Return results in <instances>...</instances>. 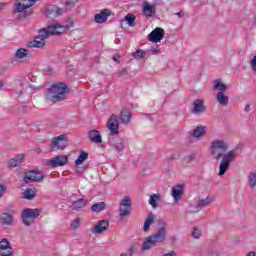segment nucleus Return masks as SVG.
<instances>
[{"label":"nucleus","instance_id":"nucleus-56","mask_svg":"<svg viewBox=\"0 0 256 256\" xmlns=\"http://www.w3.org/2000/svg\"><path fill=\"white\" fill-rule=\"evenodd\" d=\"M36 153H38V155H39V154L43 153V150L41 148H37Z\"/></svg>","mask_w":256,"mask_h":256},{"label":"nucleus","instance_id":"nucleus-47","mask_svg":"<svg viewBox=\"0 0 256 256\" xmlns=\"http://www.w3.org/2000/svg\"><path fill=\"white\" fill-rule=\"evenodd\" d=\"M161 256H177V252L175 251H170L168 253H164Z\"/></svg>","mask_w":256,"mask_h":256},{"label":"nucleus","instance_id":"nucleus-42","mask_svg":"<svg viewBox=\"0 0 256 256\" xmlns=\"http://www.w3.org/2000/svg\"><path fill=\"white\" fill-rule=\"evenodd\" d=\"M196 157H197V154H190V155H188V156H185V157H184V163L189 164V163H191L192 161H194V159H196Z\"/></svg>","mask_w":256,"mask_h":256},{"label":"nucleus","instance_id":"nucleus-33","mask_svg":"<svg viewBox=\"0 0 256 256\" xmlns=\"http://www.w3.org/2000/svg\"><path fill=\"white\" fill-rule=\"evenodd\" d=\"M214 89L219 93H224V91H227V85L218 79L214 81Z\"/></svg>","mask_w":256,"mask_h":256},{"label":"nucleus","instance_id":"nucleus-14","mask_svg":"<svg viewBox=\"0 0 256 256\" xmlns=\"http://www.w3.org/2000/svg\"><path fill=\"white\" fill-rule=\"evenodd\" d=\"M51 35H59L57 26H55V24L39 30V38L42 39V41H45V39H48V37H51Z\"/></svg>","mask_w":256,"mask_h":256},{"label":"nucleus","instance_id":"nucleus-57","mask_svg":"<svg viewBox=\"0 0 256 256\" xmlns=\"http://www.w3.org/2000/svg\"><path fill=\"white\" fill-rule=\"evenodd\" d=\"M210 256H219L216 252L210 253Z\"/></svg>","mask_w":256,"mask_h":256},{"label":"nucleus","instance_id":"nucleus-7","mask_svg":"<svg viewBox=\"0 0 256 256\" xmlns=\"http://www.w3.org/2000/svg\"><path fill=\"white\" fill-rule=\"evenodd\" d=\"M131 198L129 196L124 197V199L119 204V217H129L131 215Z\"/></svg>","mask_w":256,"mask_h":256},{"label":"nucleus","instance_id":"nucleus-28","mask_svg":"<svg viewBox=\"0 0 256 256\" xmlns=\"http://www.w3.org/2000/svg\"><path fill=\"white\" fill-rule=\"evenodd\" d=\"M216 100L220 105H223L224 107L229 105V97L225 96V92H218L216 95Z\"/></svg>","mask_w":256,"mask_h":256},{"label":"nucleus","instance_id":"nucleus-12","mask_svg":"<svg viewBox=\"0 0 256 256\" xmlns=\"http://www.w3.org/2000/svg\"><path fill=\"white\" fill-rule=\"evenodd\" d=\"M191 113H193V115H203V113H207V106H205V100H194L192 103Z\"/></svg>","mask_w":256,"mask_h":256},{"label":"nucleus","instance_id":"nucleus-4","mask_svg":"<svg viewBox=\"0 0 256 256\" xmlns=\"http://www.w3.org/2000/svg\"><path fill=\"white\" fill-rule=\"evenodd\" d=\"M41 215V210L40 209H31L27 208L22 211V223L26 227H31L33 223H35V219Z\"/></svg>","mask_w":256,"mask_h":256},{"label":"nucleus","instance_id":"nucleus-27","mask_svg":"<svg viewBox=\"0 0 256 256\" xmlns=\"http://www.w3.org/2000/svg\"><path fill=\"white\" fill-rule=\"evenodd\" d=\"M88 138L92 143H101V133L97 130H90L88 132Z\"/></svg>","mask_w":256,"mask_h":256},{"label":"nucleus","instance_id":"nucleus-1","mask_svg":"<svg viewBox=\"0 0 256 256\" xmlns=\"http://www.w3.org/2000/svg\"><path fill=\"white\" fill-rule=\"evenodd\" d=\"M211 155L213 159L216 161H219V159H222L219 166V173L218 175L221 177L225 173H227V170L229 169L231 163L235 161L237 157V152L235 150H230L226 153L229 149V144L225 142V140L216 139L211 142Z\"/></svg>","mask_w":256,"mask_h":256},{"label":"nucleus","instance_id":"nucleus-39","mask_svg":"<svg viewBox=\"0 0 256 256\" xmlns=\"http://www.w3.org/2000/svg\"><path fill=\"white\" fill-rule=\"evenodd\" d=\"M24 199H35V190L33 189H27L25 192H24Z\"/></svg>","mask_w":256,"mask_h":256},{"label":"nucleus","instance_id":"nucleus-3","mask_svg":"<svg viewBox=\"0 0 256 256\" xmlns=\"http://www.w3.org/2000/svg\"><path fill=\"white\" fill-rule=\"evenodd\" d=\"M45 99L51 103H59V101H65L67 99V85L58 82L53 84L47 89L45 93Z\"/></svg>","mask_w":256,"mask_h":256},{"label":"nucleus","instance_id":"nucleus-17","mask_svg":"<svg viewBox=\"0 0 256 256\" xmlns=\"http://www.w3.org/2000/svg\"><path fill=\"white\" fill-rule=\"evenodd\" d=\"M13 248L11 247V244L9 243V240L2 239L0 241V255L1 256H13Z\"/></svg>","mask_w":256,"mask_h":256},{"label":"nucleus","instance_id":"nucleus-55","mask_svg":"<svg viewBox=\"0 0 256 256\" xmlns=\"http://www.w3.org/2000/svg\"><path fill=\"white\" fill-rule=\"evenodd\" d=\"M125 73H127V70H122V72H119V77H122Z\"/></svg>","mask_w":256,"mask_h":256},{"label":"nucleus","instance_id":"nucleus-60","mask_svg":"<svg viewBox=\"0 0 256 256\" xmlns=\"http://www.w3.org/2000/svg\"><path fill=\"white\" fill-rule=\"evenodd\" d=\"M22 93H23V92H22V91H20V92H19V95H21Z\"/></svg>","mask_w":256,"mask_h":256},{"label":"nucleus","instance_id":"nucleus-58","mask_svg":"<svg viewBox=\"0 0 256 256\" xmlns=\"http://www.w3.org/2000/svg\"><path fill=\"white\" fill-rule=\"evenodd\" d=\"M246 256H255V253L254 252H250Z\"/></svg>","mask_w":256,"mask_h":256},{"label":"nucleus","instance_id":"nucleus-38","mask_svg":"<svg viewBox=\"0 0 256 256\" xmlns=\"http://www.w3.org/2000/svg\"><path fill=\"white\" fill-rule=\"evenodd\" d=\"M125 21L128 23L129 27H135V16L133 14H128L125 17Z\"/></svg>","mask_w":256,"mask_h":256},{"label":"nucleus","instance_id":"nucleus-53","mask_svg":"<svg viewBox=\"0 0 256 256\" xmlns=\"http://www.w3.org/2000/svg\"><path fill=\"white\" fill-rule=\"evenodd\" d=\"M3 87H5V83L3 80H0V91L3 90Z\"/></svg>","mask_w":256,"mask_h":256},{"label":"nucleus","instance_id":"nucleus-34","mask_svg":"<svg viewBox=\"0 0 256 256\" xmlns=\"http://www.w3.org/2000/svg\"><path fill=\"white\" fill-rule=\"evenodd\" d=\"M87 159H89V153L81 151L78 159L75 161V165H83V162L87 161Z\"/></svg>","mask_w":256,"mask_h":256},{"label":"nucleus","instance_id":"nucleus-59","mask_svg":"<svg viewBox=\"0 0 256 256\" xmlns=\"http://www.w3.org/2000/svg\"><path fill=\"white\" fill-rule=\"evenodd\" d=\"M253 25H255L256 26V16L254 17V19H253Z\"/></svg>","mask_w":256,"mask_h":256},{"label":"nucleus","instance_id":"nucleus-45","mask_svg":"<svg viewBox=\"0 0 256 256\" xmlns=\"http://www.w3.org/2000/svg\"><path fill=\"white\" fill-rule=\"evenodd\" d=\"M250 67L252 71L256 73V56H254L250 61Z\"/></svg>","mask_w":256,"mask_h":256},{"label":"nucleus","instance_id":"nucleus-23","mask_svg":"<svg viewBox=\"0 0 256 256\" xmlns=\"http://www.w3.org/2000/svg\"><path fill=\"white\" fill-rule=\"evenodd\" d=\"M27 47H29V49H42V47H45V41L36 37L27 43Z\"/></svg>","mask_w":256,"mask_h":256},{"label":"nucleus","instance_id":"nucleus-36","mask_svg":"<svg viewBox=\"0 0 256 256\" xmlns=\"http://www.w3.org/2000/svg\"><path fill=\"white\" fill-rule=\"evenodd\" d=\"M105 209V202H98L92 206V211L94 213H101Z\"/></svg>","mask_w":256,"mask_h":256},{"label":"nucleus","instance_id":"nucleus-11","mask_svg":"<svg viewBox=\"0 0 256 256\" xmlns=\"http://www.w3.org/2000/svg\"><path fill=\"white\" fill-rule=\"evenodd\" d=\"M39 0H16L14 4V13H23L26 9L33 7Z\"/></svg>","mask_w":256,"mask_h":256},{"label":"nucleus","instance_id":"nucleus-43","mask_svg":"<svg viewBox=\"0 0 256 256\" xmlns=\"http://www.w3.org/2000/svg\"><path fill=\"white\" fill-rule=\"evenodd\" d=\"M79 225H81V220L79 218H76L72 223H71V228L72 229H79Z\"/></svg>","mask_w":256,"mask_h":256},{"label":"nucleus","instance_id":"nucleus-16","mask_svg":"<svg viewBox=\"0 0 256 256\" xmlns=\"http://www.w3.org/2000/svg\"><path fill=\"white\" fill-rule=\"evenodd\" d=\"M107 128L109 129L111 135H118L119 134V119H117V116L112 115L110 116Z\"/></svg>","mask_w":256,"mask_h":256},{"label":"nucleus","instance_id":"nucleus-49","mask_svg":"<svg viewBox=\"0 0 256 256\" xmlns=\"http://www.w3.org/2000/svg\"><path fill=\"white\" fill-rule=\"evenodd\" d=\"M113 61H115L116 63H119V55H114Z\"/></svg>","mask_w":256,"mask_h":256},{"label":"nucleus","instance_id":"nucleus-51","mask_svg":"<svg viewBox=\"0 0 256 256\" xmlns=\"http://www.w3.org/2000/svg\"><path fill=\"white\" fill-rule=\"evenodd\" d=\"M76 173H83V169H81V167L77 166L76 167Z\"/></svg>","mask_w":256,"mask_h":256},{"label":"nucleus","instance_id":"nucleus-5","mask_svg":"<svg viewBox=\"0 0 256 256\" xmlns=\"http://www.w3.org/2000/svg\"><path fill=\"white\" fill-rule=\"evenodd\" d=\"M108 143L110 147L116 151V153H123L127 148V140L124 138H118L115 136H111L108 139Z\"/></svg>","mask_w":256,"mask_h":256},{"label":"nucleus","instance_id":"nucleus-52","mask_svg":"<svg viewBox=\"0 0 256 256\" xmlns=\"http://www.w3.org/2000/svg\"><path fill=\"white\" fill-rule=\"evenodd\" d=\"M175 15H177V17H179L180 19H183V16H184L182 12H178Z\"/></svg>","mask_w":256,"mask_h":256},{"label":"nucleus","instance_id":"nucleus-61","mask_svg":"<svg viewBox=\"0 0 256 256\" xmlns=\"http://www.w3.org/2000/svg\"><path fill=\"white\" fill-rule=\"evenodd\" d=\"M74 1L79 2V0H74Z\"/></svg>","mask_w":256,"mask_h":256},{"label":"nucleus","instance_id":"nucleus-35","mask_svg":"<svg viewBox=\"0 0 256 256\" xmlns=\"http://www.w3.org/2000/svg\"><path fill=\"white\" fill-rule=\"evenodd\" d=\"M248 184L251 189H255V187H256V173L255 172H251L248 175Z\"/></svg>","mask_w":256,"mask_h":256},{"label":"nucleus","instance_id":"nucleus-19","mask_svg":"<svg viewBox=\"0 0 256 256\" xmlns=\"http://www.w3.org/2000/svg\"><path fill=\"white\" fill-rule=\"evenodd\" d=\"M107 229H109V221L101 220L94 226L92 233L95 235H101V233H105Z\"/></svg>","mask_w":256,"mask_h":256},{"label":"nucleus","instance_id":"nucleus-20","mask_svg":"<svg viewBox=\"0 0 256 256\" xmlns=\"http://www.w3.org/2000/svg\"><path fill=\"white\" fill-rule=\"evenodd\" d=\"M174 203H179V201L183 200V185L178 184L174 187H172V193H171Z\"/></svg>","mask_w":256,"mask_h":256},{"label":"nucleus","instance_id":"nucleus-25","mask_svg":"<svg viewBox=\"0 0 256 256\" xmlns=\"http://www.w3.org/2000/svg\"><path fill=\"white\" fill-rule=\"evenodd\" d=\"M23 159H25V156L23 154H20L8 161V167L10 169H13L15 167H19L23 163Z\"/></svg>","mask_w":256,"mask_h":256},{"label":"nucleus","instance_id":"nucleus-44","mask_svg":"<svg viewBox=\"0 0 256 256\" xmlns=\"http://www.w3.org/2000/svg\"><path fill=\"white\" fill-rule=\"evenodd\" d=\"M150 51H151L152 55H159L161 50H159V46L156 45V46H152L150 48Z\"/></svg>","mask_w":256,"mask_h":256},{"label":"nucleus","instance_id":"nucleus-9","mask_svg":"<svg viewBox=\"0 0 256 256\" xmlns=\"http://www.w3.org/2000/svg\"><path fill=\"white\" fill-rule=\"evenodd\" d=\"M44 176L43 173L37 170H31L25 173L24 175V183H41L43 181Z\"/></svg>","mask_w":256,"mask_h":256},{"label":"nucleus","instance_id":"nucleus-41","mask_svg":"<svg viewBox=\"0 0 256 256\" xmlns=\"http://www.w3.org/2000/svg\"><path fill=\"white\" fill-rule=\"evenodd\" d=\"M145 57H147V52H145L143 50H137L135 52V58L136 59H145Z\"/></svg>","mask_w":256,"mask_h":256},{"label":"nucleus","instance_id":"nucleus-46","mask_svg":"<svg viewBox=\"0 0 256 256\" xmlns=\"http://www.w3.org/2000/svg\"><path fill=\"white\" fill-rule=\"evenodd\" d=\"M5 193H7V188L3 184H0V199L5 195Z\"/></svg>","mask_w":256,"mask_h":256},{"label":"nucleus","instance_id":"nucleus-54","mask_svg":"<svg viewBox=\"0 0 256 256\" xmlns=\"http://www.w3.org/2000/svg\"><path fill=\"white\" fill-rule=\"evenodd\" d=\"M6 3H0V11H3V8L6 7Z\"/></svg>","mask_w":256,"mask_h":256},{"label":"nucleus","instance_id":"nucleus-8","mask_svg":"<svg viewBox=\"0 0 256 256\" xmlns=\"http://www.w3.org/2000/svg\"><path fill=\"white\" fill-rule=\"evenodd\" d=\"M67 147V135L61 134L55 137L51 143V151H63Z\"/></svg>","mask_w":256,"mask_h":256},{"label":"nucleus","instance_id":"nucleus-24","mask_svg":"<svg viewBox=\"0 0 256 256\" xmlns=\"http://www.w3.org/2000/svg\"><path fill=\"white\" fill-rule=\"evenodd\" d=\"M109 15H111V10L104 9L100 13L95 15V22L96 23H105L107 21Z\"/></svg>","mask_w":256,"mask_h":256},{"label":"nucleus","instance_id":"nucleus-10","mask_svg":"<svg viewBox=\"0 0 256 256\" xmlns=\"http://www.w3.org/2000/svg\"><path fill=\"white\" fill-rule=\"evenodd\" d=\"M6 211L0 214V223L2 225H6L8 227H11L15 223V219L13 218V215L15 214V210L13 208L7 207Z\"/></svg>","mask_w":256,"mask_h":256},{"label":"nucleus","instance_id":"nucleus-22","mask_svg":"<svg viewBox=\"0 0 256 256\" xmlns=\"http://www.w3.org/2000/svg\"><path fill=\"white\" fill-rule=\"evenodd\" d=\"M142 11L146 17H154L155 13H157V8L149 4V2H144Z\"/></svg>","mask_w":256,"mask_h":256},{"label":"nucleus","instance_id":"nucleus-13","mask_svg":"<svg viewBox=\"0 0 256 256\" xmlns=\"http://www.w3.org/2000/svg\"><path fill=\"white\" fill-rule=\"evenodd\" d=\"M215 203V196L209 195L206 198L199 199L196 205V210L194 213H199L201 209H205L207 207H211V204Z\"/></svg>","mask_w":256,"mask_h":256},{"label":"nucleus","instance_id":"nucleus-21","mask_svg":"<svg viewBox=\"0 0 256 256\" xmlns=\"http://www.w3.org/2000/svg\"><path fill=\"white\" fill-rule=\"evenodd\" d=\"M87 203H88L87 199L79 198L71 204L70 208L73 211H83V209L87 207Z\"/></svg>","mask_w":256,"mask_h":256},{"label":"nucleus","instance_id":"nucleus-26","mask_svg":"<svg viewBox=\"0 0 256 256\" xmlns=\"http://www.w3.org/2000/svg\"><path fill=\"white\" fill-rule=\"evenodd\" d=\"M120 121L124 125H128V123L131 122V111H129V109H122V111L120 112Z\"/></svg>","mask_w":256,"mask_h":256},{"label":"nucleus","instance_id":"nucleus-32","mask_svg":"<svg viewBox=\"0 0 256 256\" xmlns=\"http://www.w3.org/2000/svg\"><path fill=\"white\" fill-rule=\"evenodd\" d=\"M157 201H161V195L152 194L150 195L149 205H151L152 209H157L159 205H157Z\"/></svg>","mask_w":256,"mask_h":256},{"label":"nucleus","instance_id":"nucleus-50","mask_svg":"<svg viewBox=\"0 0 256 256\" xmlns=\"http://www.w3.org/2000/svg\"><path fill=\"white\" fill-rule=\"evenodd\" d=\"M56 15H63V9H57Z\"/></svg>","mask_w":256,"mask_h":256},{"label":"nucleus","instance_id":"nucleus-48","mask_svg":"<svg viewBox=\"0 0 256 256\" xmlns=\"http://www.w3.org/2000/svg\"><path fill=\"white\" fill-rule=\"evenodd\" d=\"M245 113H249V111H251V106L250 105H246L244 108Z\"/></svg>","mask_w":256,"mask_h":256},{"label":"nucleus","instance_id":"nucleus-29","mask_svg":"<svg viewBox=\"0 0 256 256\" xmlns=\"http://www.w3.org/2000/svg\"><path fill=\"white\" fill-rule=\"evenodd\" d=\"M155 223V216L153 214H149L144 222L143 231L147 233L149 229H151V225Z\"/></svg>","mask_w":256,"mask_h":256},{"label":"nucleus","instance_id":"nucleus-15","mask_svg":"<svg viewBox=\"0 0 256 256\" xmlns=\"http://www.w3.org/2000/svg\"><path fill=\"white\" fill-rule=\"evenodd\" d=\"M165 37V30L161 27H156L148 36L151 43H160V41Z\"/></svg>","mask_w":256,"mask_h":256},{"label":"nucleus","instance_id":"nucleus-6","mask_svg":"<svg viewBox=\"0 0 256 256\" xmlns=\"http://www.w3.org/2000/svg\"><path fill=\"white\" fill-rule=\"evenodd\" d=\"M69 163V158L67 155L55 156L52 159L46 160L47 167H52L53 169L57 167H65Z\"/></svg>","mask_w":256,"mask_h":256},{"label":"nucleus","instance_id":"nucleus-30","mask_svg":"<svg viewBox=\"0 0 256 256\" xmlns=\"http://www.w3.org/2000/svg\"><path fill=\"white\" fill-rule=\"evenodd\" d=\"M15 57H16V59H28L29 50H27L25 48H19L16 50Z\"/></svg>","mask_w":256,"mask_h":256},{"label":"nucleus","instance_id":"nucleus-18","mask_svg":"<svg viewBox=\"0 0 256 256\" xmlns=\"http://www.w3.org/2000/svg\"><path fill=\"white\" fill-rule=\"evenodd\" d=\"M75 23L73 22V20L71 18H67L64 22L63 25L56 23V29L58 31V35H61L63 33H67V31H69V29H73Z\"/></svg>","mask_w":256,"mask_h":256},{"label":"nucleus","instance_id":"nucleus-2","mask_svg":"<svg viewBox=\"0 0 256 256\" xmlns=\"http://www.w3.org/2000/svg\"><path fill=\"white\" fill-rule=\"evenodd\" d=\"M160 227L156 233L148 236L142 245L143 251H149L153 247H157L158 243H165L167 241V222H159Z\"/></svg>","mask_w":256,"mask_h":256},{"label":"nucleus","instance_id":"nucleus-40","mask_svg":"<svg viewBox=\"0 0 256 256\" xmlns=\"http://www.w3.org/2000/svg\"><path fill=\"white\" fill-rule=\"evenodd\" d=\"M77 1L74 0H68L65 3V7H66V11H71V9H73V7H75V5H77Z\"/></svg>","mask_w":256,"mask_h":256},{"label":"nucleus","instance_id":"nucleus-31","mask_svg":"<svg viewBox=\"0 0 256 256\" xmlns=\"http://www.w3.org/2000/svg\"><path fill=\"white\" fill-rule=\"evenodd\" d=\"M206 133H207V127H205V126H198L197 128H195L193 130L192 135H193V137L199 138V137H203Z\"/></svg>","mask_w":256,"mask_h":256},{"label":"nucleus","instance_id":"nucleus-37","mask_svg":"<svg viewBox=\"0 0 256 256\" xmlns=\"http://www.w3.org/2000/svg\"><path fill=\"white\" fill-rule=\"evenodd\" d=\"M191 235L194 239H199L201 235H203V231L201 230V228L194 227L192 229Z\"/></svg>","mask_w":256,"mask_h":256}]
</instances>
